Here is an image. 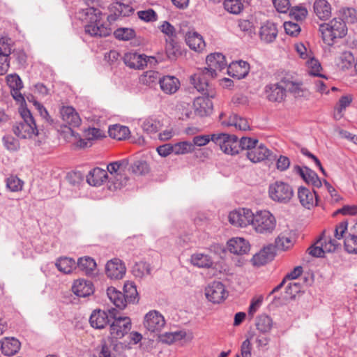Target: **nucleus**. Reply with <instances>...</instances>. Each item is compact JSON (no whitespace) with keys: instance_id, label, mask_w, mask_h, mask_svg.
<instances>
[{"instance_id":"nucleus-1","label":"nucleus","mask_w":357,"mask_h":357,"mask_svg":"<svg viewBox=\"0 0 357 357\" xmlns=\"http://www.w3.org/2000/svg\"><path fill=\"white\" fill-rule=\"evenodd\" d=\"M82 3L86 6L78 11L79 17L86 22L85 32L91 36L106 37L111 33V29L103 24L102 22L103 14L96 8V0H82Z\"/></svg>"},{"instance_id":"nucleus-2","label":"nucleus","mask_w":357,"mask_h":357,"mask_svg":"<svg viewBox=\"0 0 357 357\" xmlns=\"http://www.w3.org/2000/svg\"><path fill=\"white\" fill-rule=\"evenodd\" d=\"M109 189L116 190L123 186L134 174V163L129 158L112 162L107 165Z\"/></svg>"},{"instance_id":"nucleus-3","label":"nucleus","mask_w":357,"mask_h":357,"mask_svg":"<svg viewBox=\"0 0 357 357\" xmlns=\"http://www.w3.org/2000/svg\"><path fill=\"white\" fill-rule=\"evenodd\" d=\"M324 42L328 45H333L337 38H343L347 32L345 21L342 18L335 17L328 23L319 26Z\"/></svg>"},{"instance_id":"nucleus-4","label":"nucleus","mask_w":357,"mask_h":357,"mask_svg":"<svg viewBox=\"0 0 357 357\" xmlns=\"http://www.w3.org/2000/svg\"><path fill=\"white\" fill-rule=\"evenodd\" d=\"M22 121L16 123L13 127L15 135L22 139H30L38 135V129L34 119L29 109L22 108L20 110Z\"/></svg>"},{"instance_id":"nucleus-5","label":"nucleus","mask_w":357,"mask_h":357,"mask_svg":"<svg viewBox=\"0 0 357 357\" xmlns=\"http://www.w3.org/2000/svg\"><path fill=\"white\" fill-rule=\"evenodd\" d=\"M252 226L257 233L271 234L276 227V220L268 211H259L254 214Z\"/></svg>"},{"instance_id":"nucleus-6","label":"nucleus","mask_w":357,"mask_h":357,"mask_svg":"<svg viewBox=\"0 0 357 357\" xmlns=\"http://www.w3.org/2000/svg\"><path fill=\"white\" fill-rule=\"evenodd\" d=\"M132 288H134V282H128L123 286L125 294L111 287L107 288V295L116 307L123 310L132 301V293L130 290Z\"/></svg>"},{"instance_id":"nucleus-7","label":"nucleus","mask_w":357,"mask_h":357,"mask_svg":"<svg viewBox=\"0 0 357 357\" xmlns=\"http://www.w3.org/2000/svg\"><path fill=\"white\" fill-rule=\"evenodd\" d=\"M211 141L218 145L220 149L227 154L235 155L239 153V141L234 135L213 134Z\"/></svg>"},{"instance_id":"nucleus-8","label":"nucleus","mask_w":357,"mask_h":357,"mask_svg":"<svg viewBox=\"0 0 357 357\" xmlns=\"http://www.w3.org/2000/svg\"><path fill=\"white\" fill-rule=\"evenodd\" d=\"M268 193L273 201L285 204L292 198L294 190L289 183L277 181L269 185Z\"/></svg>"},{"instance_id":"nucleus-9","label":"nucleus","mask_w":357,"mask_h":357,"mask_svg":"<svg viewBox=\"0 0 357 357\" xmlns=\"http://www.w3.org/2000/svg\"><path fill=\"white\" fill-rule=\"evenodd\" d=\"M132 326V320L128 317L115 318L109 325V338L112 342L123 338L130 331Z\"/></svg>"},{"instance_id":"nucleus-10","label":"nucleus","mask_w":357,"mask_h":357,"mask_svg":"<svg viewBox=\"0 0 357 357\" xmlns=\"http://www.w3.org/2000/svg\"><path fill=\"white\" fill-rule=\"evenodd\" d=\"M210 79L212 78L208 76V73H205L204 68H201L190 77V82L199 92H202L204 96L215 98V91L208 84Z\"/></svg>"},{"instance_id":"nucleus-11","label":"nucleus","mask_w":357,"mask_h":357,"mask_svg":"<svg viewBox=\"0 0 357 357\" xmlns=\"http://www.w3.org/2000/svg\"><path fill=\"white\" fill-rule=\"evenodd\" d=\"M144 326L151 333H160L165 327L166 321L158 310H153L146 313L144 318Z\"/></svg>"},{"instance_id":"nucleus-12","label":"nucleus","mask_w":357,"mask_h":357,"mask_svg":"<svg viewBox=\"0 0 357 357\" xmlns=\"http://www.w3.org/2000/svg\"><path fill=\"white\" fill-rule=\"evenodd\" d=\"M206 64L208 67L204 68L208 76L214 78L217 75V70L221 71L227 66L225 56L221 53H213L207 56Z\"/></svg>"},{"instance_id":"nucleus-13","label":"nucleus","mask_w":357,"mask_h":357,"mask_svg":"<svg viewBox=\"0 0 357 357\" xmlns=\"http://www.w3.org/2000/svg\"><path fill=\"white\" fill-rule=\"evenodd\" d=\"M254 213L250 209L240 208L229 213L228 218L229 222L238 227H245L251 225L253 221Z\"/></svg>"},{"instance_id":"nucleus-14","label":"nucleus","mask_w":357,"mask_h":357,"mask_svg":"<svg viewBox=\"0 0 357 357\" xmlns=\"http://www.w3.org/2000/svg\"><path fill=\"white\" fill-rule=\"evenodd\" d=\"M205 295L210 302L220 303L227 297L228 293L222 282L214 281L206 288Z\"/></svg>"},{"instance_id":"nucleus-15","label":"nucleus","mask_w":357,"mask_h":357,"mask_svg":"<svg viewBox=\"0 0 357 357\" xmlns=\"http://www.w3.org/2000/svg\"><path fill=\"white\" fill-rule=\"evenodd\" d=\"M60 114L64 123L70 127H67V132L75 136V132L71 127H78L82 123L81 118L77 112L71 106H63L60 109Z\"/></svg>"},{"instance_id":"nucleus-16","label":"nucleus","mask_w":357,"mask_h":357,"mask_svg":"<svg viewBox=\"0 0 357 357\" xmlns=\"http://www.w3.org/2000/svg\"><path fill=\"white\" fill-rule=\"evenodd\" d=\"M108 10L109 14L107 16V20L109 23H112L120 16L128 15L132 12V8L128 3L115 0L109 6Z\"/></svg>"},{"instance_id":"nucleus-17","label":"nucleus","mask_w":357,"mask_h":357,"mask_svg":"<svg viewBox=\"0 0 357 357\" xmlns=\"http://www.w3.org/2000/svg\"><path fill=\"white\" fill-rule=\"evenodd\" d=\"M264 92L266 98L273 102H282L285 100V88L281 80L275 84H268L265 86Z\"/></svg>"},{"instance_id":"nucleus-18","label":"nucleus","mask_w":357,"mask_h":357,"mask_svg":"<svg viewBox=\"0 0 357 357\" xmlns=\"http://www.w3.org/2000/svg\"><path fill=\"white\" fill-rule=\"evenodd\" d=\"M297 196L301 204L307 209H310L317 204L319 197L315 190L311 191L310 189L303 186L298 188Z\"/></svg>"},{"instance_id":"nucleus-19","label":"nucleus","mask_w":357,"mask_h":357,"mask_svg":"<svg viewBox=\"0 0 357 357\" xmlns=\"http://www.w3.org/2000/svg\"><path fill=\"white\" fill-rule=\"evenodd\" d=\"M106 275L112 280L121 279L126 273V267L119 259L109 261L105 267Z\"/></svg>"},{"instance_id":"nucleus-20","label":"nucleus","mask_w":357,"mask_h":357,"mask_svg":"<svg viewBox=\"0 0 357 357\" xmlns=\"http://www.w3.org/2000/svg\"><path fill=\"white\" fill-rule=\"evenodd\" d=\"M211 97L204 96L198 97L195 99L193 105L195 112L199 116H205L209 115L213 111V102Z\"/></svg>"},{"instance_id":"nucleus-21","label":"nucleus","mask_w":357,"mask_h":357,"mask_svg":"<svg viewBox=\"0 0 357 357\" xmlns=\"http://www.w3.org/2000/svg\"><path fill=\"white\" fill-rule=\"evenodd\" d=\"M227 70L229 75L240 79L244 78L248 74L250 65L243 60L232 61L227 66Z\"/></svg>"},{"instance_id":"nucleus-22","label":"nucleus","mask_w":357,"mask_h":357,"mask_svg":"<svg viewBox=\"0 0 357 357\" xmlns=\"http://www.w3.org/2000/svg\"><path fill=\"white\" fill-rule=\"evenodd\" d=\"M278 30L277 24L271 21H266L260 27L259 38L265 43H273L277 38Z\"/></svg>"},{"instance_id":"nucleus-23","label":"nucleus","mask_w":357,"mask_h":357,"mask_svg":"<svg viewBox=\"0 0 357 357\" xmlns=\"http://www.w3.org/2000/svg\"><path fill=\"white\" fill-rule=\"evenodd\" d=\"M271 151L263 144H259L246 151V157L252 162L257 163L264 161L271 156Z\"/></svg>"},{"instance_id":"nucleus-24","label":"nucleus","mask_w":357,"mask_h":357,"mask_svg":"<svg viewBox=\"0 0 357 357\" xmlns=\"http://www.w3.org/2000/svg\"><path fill=\"white\" fill-rule=\"evenodd\" d=\"M275 255V247L274 245H268L262 249L259 253L255 254L252 259V263L255 266H263L272 261Z\"/></svg>"},{"instance_id":"nucleus-25","label":"nucleus","mask_w":357,"mask_h":357,"mask_svg":"<svg viewBox=\"0 0 357 357\" xmlns=\"http://www.w3.org/2000/svg\"><path fill=\"white\" fill-rule=\"evenodd\" d=\"M227 248L231 253L235 255L247 254L250 248L248 241L243 238H233L227 242Z\"/></svg>"},{"instance_id":"nucleus-26","label":"nucleus","mask_w":357,"mask_h":357,"mask_svg":"<svg viewBox=\"0 0 357 357\" xmlns=\"http://www.w3.org/2000/svg\"><path fill=\"white\" fill-rule=\"evenodd\" d=\"M107 171L100 167L93 168L86 176L87 183L93 186H100L105 181H108Z\"/></svg>"},{"instance_id":"nucleus-27","label":"nucleus","mask_w":357,"mask_h":357,"mask_svg":"<svg viewBox=\"0 0 357 357\" xmlns=\"http://www.w3.org/2000/svg\"><path fill=\"white\" fill-rule=\"evenodd\" d=\"M224 114H220V121L222 125L226 126H234L240 130H247L250 129V125L247 119L242 118L237 114L230 115L227 121L223 120Z\"/></svg>"},{"instance_id":"nucleus-28","label":"nucleus","mask_w":357,"mask_h":357,"mask_svg":"<svg viewBox=\"0 0 357 357\" xmlns=\"http://www.w3.org/2000/svg\"><path fill=\"white\" fill-rule=\"evenodd\" d=\"M161 90L166 94H174L180 88V82L174 76L166 75L160 77L159 81Z\"/></svg>"},{"instance_id":"nucleus-29","label":"nucleus","mask_w":357,"mask_h":357,"mask_svg":"<svg viewBox=\"0 0 357 357\" xmlns=\"http://www.w3.org/2000/svg\"><path fill=\"white\" fill-rule=\"evenodd\" d=\"M108 314L105 310H95L92 312L89 323L96 329H102L109 324Z\"/></svg>"},{"instance_id":"nucleus-30","label":"nucleus","mask_w":357,"mask_h":357,"mask_svg":"<svg viewBox=\"0 0 357 357\" xmlns=\"http://www.w3.org/2000/svg\"><path fill=\"white\" fill-rule=\"evenodd\" d=\"M72 289L77 296L86 297L93 292V285L89 280L79 279L74 282Z\"/></svg>"},{"instance_id":"nucleus-31","label":"nucleus","mask_w":357,"mask_h":357,"mask_svg":"<svg viewBox=\"0 0 357 357\" xmlns=\"http://www.w3.org/2000/svg\"><path fill=\"white\" fill-rule=\"evenodd\" d=\"M313 9L316 16L321 20H326L331 16V6L326 0H315Z\"/></svg>"},{"instance_id":"nucleus-32","label":"nucleus","mask_w":357,"mask_h":357,"mask_svg":"<svg viewBox=\"0 0 357 357\" xmlns=\"http://www.w3.org/2000/svg\"><path fill=\"white\" fill-rule=\"evenodd\" d=\"M185 42L189 47L196 52H202L206 44L202 36L196 31H189L185 36Z\"/></svg>"},{"instance_id":"nucleus-33","label":"nucleus","mask_w":357,"mask_h":357,"mask_svg":"<svg viewBox=\"0 0 357 357\" xmlns=\"http://www.w3.org/2000/svg\"><path fill=\"white\" fill-rule=\"evenodd\" d=\"M281 83L283 84L285 88V93L289 91L295 97L303 96L304 91L302 89L301 82L294 80L292 77L286 76L281 79Z\"/></svg>"},{"instance_id":"nucleus-34","label":"nucleus","mask_w":357,"mask_h":357,"mask_svg":"<svg viewBox=\"0 0 357 357\" xmlns=\"http://www.w3.org/2000/svg\"><path fill=\"white\" fill-rule=\"evenodd\" d=\"M21 347L20 341L15 337H5L1 341V351L6 356H13L18 352Z\"/></svg>"},{"instance_id":"nucleus-35","label":"nucleus","mask_w":357,"mask_h":357,"mask_svg":"<svg viewBox=\"0 0 357 357\" xmlns=\"http://www.w3.org/2000/svg\"><path fill=\"white\" fill-rule=\"evenodd\" d=\"M165 40V52L169 60L175 61L182 54L181 45L177 42L176 38H166Z\"/></svg>"},{"instance_id":"nucleus-36","label":"nucleus","mask_w":357,"mask_h":357,"mask_svg":"<svg viewBox=\"0 0 357 357\" xmlns=\"http://www.w3.org/2000/svg\"><path fill=\"white\" fill-rule=\"evenodd\" d=\"M158 62L159 61L155 56H149L144 54L137 55L135 53V68H152L156 66Z\"/></svg>"},{"instance_id":"nucleus-37","label":"nucleus","mask_w":357,"mask_h":357,"mask_svg":"<svg viewBox=\"0 0 357 357\" xmlns=\"http://www.w3.org/2000/svg\"><path fill=\"white\" fill-rule=\"evenodd\" d=\"M321 243L325 248L326 252H334L340 244L337 243V239L332 238L330 234H328L326 231H324L317 240V244Z\"/></svg>"},{"instance_id":"nucleus-38","label":"nucleus","mask_w":357,"mask_h":357,"mask_svg":"<svg viewBox=\"0 0 357 357\" xmlns=\"http://www.w3.org/2000/svg\"><path fill=\"white\" fill-rule=\"evenodd\" d=\"M108 132L112 138L117 140H123L130 134V130L126 126L115 124L109 127Z\"/></svg>"},{"instance_id":"nucleus-39","label":"nucleus","mask_w":357,"mask_h":357,"mask_svg":"<svg viewBox=\"0 0 357 357\" xmlns=\"http://www.w3.org/2000/svg\"><path fill=\"white\" fill-rule=\"evenodd\" d=\"M84 137L86 139H80L79 146L84 148L88 146V142L86 141H91L94 139H98L105 137V134L102 130L99 128H89L84 131Z\"/></svg>"},{"instance_id":"nucleus-40","label":"nucleus","mask_w":357,"mask_h":357,"mask_svg":"<svg viewBox=\"0 0 357 357\" xmlns=\"http://www.w3.org/2000/svg\"><path fill=\"white\" fill-rule=\"evenodd\" d=\"M160 75L158 72L154 70H149L145 72L139 77V83L153 87L160 81Z\"/></svg>"},{"instance_id":"nucleus-41","label":"nucleus","mask_w":357,"mask_h":357,"mask_svg":"<svg viewBox=\"0 0 357 357\" xmlns=\"http://www.w3.org/2000/svg\"><path fill=\"white\" fill-rule=\"evenodd\" d=\"M56 266L59 271L63 273H70L76 268V262L72 258L61 257L56 262Z\"/></svg>"},{"instance_id":"nucleus-42","label":"nucleus","mask_w":357,"mask_h":357,"mask_svg":"<svg viewBox=\"0 0 357 357\" xmlns=\"http://www.w3.org/2000/svg\"><path fill=\"white\" fill-rule=\"evenodd\" d=\"M191 262L194 266L199 268H209L213 265V260L207 255L195 253L191 256Z\"/></svg>"},{"instance_id":"nucleus-43","label":"nucleus","mask_w":357,"mask_h":357,"mask_svg":"<svg viewBox=\"0 0 357 357\" xmlns=\"http://www.w3.org/2000/svg\"><path fill=\"white\" fill-rule=\"evenodd\" d=\"M144 155V160H139L135 163V174H139L140 175H146L151 171L149 163V160L151 158L150 151H146Z\"/></svg>"},{"instance_id":"nucleus-44","label":"nucleus","mask_w":357,"mask_h":357,"mask_svg":"<svg viewBox=\"0 0 357 357\" xmlns=\"http://www.w3.org/2000/svg\"><path fill=\"white\" fill-rule=\"evenodd\" d=\"M78 268L86 274H91L96 267V263L95 261L89 257H85L83 258L79 259L77 263L76 264V268Z\"/></svg>"},{"instance_id":"nucleus-45","label":"nucleus","mask_w":357,"mask_h":357,"mask_svg":"<svg viewBox=\"0 0 357 357\" xmlns=\"http://www.w3.org/2000/svg\"><path fill=\"white\" fill-rule=\"evenodd\" d=\"M273 326V321L271 317L268 315H260L257 320V329L263 333L271 331Z\"/></svg>"},{"instance_id":"nucleus-46","label":"nucleus","mask_w":357,"mask_h":357,"mask_svg":"<svg viewBox=\"0 0 357 357\" xmlns=\"http://www.w3.org/2000/svg\"><path fill=\"white\" fill-rule=\"evenodd\" d=\"M225 9L232 14H239L243 9V4L241 0H225Z\"/></svg>"},{"instance_id":"nucleus-47","label":"nucleus","mask_w":357,"mask_h":357,"mask_svg":"<svg viewBox=\"0 0 357 357\" xmlns=\"http://www.w3.org/2000/svg\"><path fill=\"white\" fill-rule=\"evenodd\" d=\"M308 67V74L311 76L324 77L327 79L323 74L320 73L322 70L319 61L315 59H310L307 61Z\"/></svg>"},{"instance_id":"nucleus-48","label":"nucleus","mask_w":357,"mask_h":357,"mask_svg":"<svg viewBox=\"0 0 357 357\" xmlns=\"http://www.w3.org/2000/svg\"><path fill=\"white\" fill-rule=\"evenodd\" d=\"M305 178L303 181L308 185H312L314 188H319L322 185V182L317 173L311 169L305 170Z\"/></svg>"},{"instance_id":"nucleus-49","label":"nucleus","mask_w":357,"mask_h":357,"mask_svg":"<svg viewBox=\"0 0 357 357\" xmlns=\"http://www.w3.org/2000/svg\"><path fill=\"white\" fill-rule=\"evenodd\" d=\"M354 59L353 54L351 52L346 51L342 52L340 56L337 65L342 69H348L351 67Z\"/></svg>"},{"instance_id":"nucleus-50","label":"nucleus","mask_w":357,"mask_h":357,"mask_svg":"<svg viewBox=\"0 0 357 357\" xmlns=\"http://www.w3.org/2000/svg\"><path fill=\"white\" fill-rule=\"evenodd\" d=\"M193 144L189 142H181L173 145V153L176 155L192 152Z\"/></svg>"},{"instance_id":"nucleus-51","label":"nucleus","mask_w":357,"mask_h":357,"mask_svg":"<svg viewBox=\"0 0 357 357\" xmlns=\"http://www.w3.org/2000/svg\"><path fill=\"white\" fill-rule=\"evenodd\" d=\"M294 241L291 236L285 234H280L275 240L276 246L282 250H286L291 248Z\"/></svg>"},{"instance_id":"nucleus-52","label":"nucleus","mask_w":357,"mask_h":357,"mask_svg":"<svg viewBox=\"0 0 357 357\" xmlns=\"http://www.w3.org/2000/svg\"><path fill=\"white\" fill-rule=\"evenodd\" d=\"M289 10V16L297 21L303 20L307 15V9L303 6L290 7Z\"/></svg>"},{"instance_id":"nucleus-53","label":"nucleus","mask_w":357,"mask_h":357,"mask_svg":"<svg viewBox=\"0 0 357 357\" xmlns=\"http://www.w3.org/2000/svg\"><path fill=\"white\" fill-rule=\"evenodd\" d=\"M345 250L349 254H357V236L349 234L344 239Z\"/></svg>"},{"instance_id":"nucleus-54","label":"nucleus","mask_w":357,"mask_h":357,"mask_svg":"<svg viewBox=\"0 0 357 357\" xmlns=\"http://www.w3.org/2000/svg\"><path fill=\"white\" fill-rule=\"evenodd\" d=\"M351 101L352 98L351 96H344L340 98L337 105L335 107L337 113L335 114V118L336 119H340L342 117V112L350 105Z\"/></svg>"},{"instance_id":"nucleus-55","label":"nucleus","mask_w":357,"mask_h":357,"mask_svg":"<svg viewBox=\"0 0 357 357\" xmlns=\"http://www.w3.org/2000/svg\"><path fill=\"white\" fill-rule=\"evenodd\" d=\"M114 35L118 40L127 41L134 38V30L129 28H119L114 31Z\"/></svg>"},{"instance_id":"nucleus-56","label":"nucleus","mask_w":357,"mask_h":357,"mask_svg":"<svg viewBox=\"0 0 357 357\" xmlns=\"http://www.w3.org/2000/svg\"><path fill=\"white\" fill-rule=\"evenodd\" d=\"M143 341L140 343L139 348L143 351H150L153 347V340L151 339H143V337L141 333L138 332H135V344L138 342Z\"/></svg>"},{"instance_id":"nucleus-57","label":"nucleus","mask_w":357,"mask_h":357,"mask_svg":"<svg viewBox=\"0 0 357 357\" xmlns=\"http://www.w3.org/2000/svg\"><path fill=\"white\" fill-rule=\"evenodd\" d=\"M24 182L15 176H10L6 180V186L12 192L22 190Z\"/></svg>"},{"instance_id":"nucleus-58","label":"nucleus","mask_w":357,"mask_h":357,"mask_svg":"<svg viewBox=\"0 0 357 357\" xmlns=\"http://www.w3.org/2000/svg\"><path fill=\"white\" fill-rule=\"evenodd\" d=\"M13 43L11 39L8 38H0V54L10 56L12 52Z\"/></svg>"},{"instance_id":"nucleus-59","label":"nucleus","mask_w":357,"mask_h":357,"mask_svg":"<svg viewBox=\"0 0 357 357\" xmlns=\"http://www.w3.org/2000/svg\"><path fill=\"white\" fill-rule=\"evenodd\" d=\"M238 27L249 36H252V35L255 34V29L253 22L248 20L243 19L238 20Z\"/></svg>"},{"instance_id":"nucleus-60","label":"nucleus","mask_w":357,"mask_h":357,"mask_svg":"<svg viewBox=\"0 0 357 357\" xmlns=\"http://www.w3.org/2000/svg\"><path fill=\"white\" fill-rule=\"evenodd\" d=\"M138 17L146 22H155L157 20V15L153 9L140 10L137 12Z\"/></svg>"},{"instance_id":"nucleus-61","label":"nucleus","mask_w":357,"mask_h":357,"mask_svg":"<svg viewBox=\"0 0 357 357\" xmlns=\"http://www.w3.org/2000/svg\"><path fill=\"white\" fill-rule=\"evenodd\" d=\"M283 26L286 33L291 36H297L301 32V27L298 23L289 21L285 22Z\"/></svg>"},{"instance_id":"nucleus-62","label":"nucleus","mask_w":357,"mask_h":357,"mask_svg":"<svg viewBox=\"0 0 357 357\" xmlns=\"http://www.w3.org/2000/svg\"><path fill=\"white\" fill-rule=\"evenodd\" d=\"M258 144V140L251 137H242L239 141V150H247L249 151L252 147Z\"/></svg>"},{"instance_id":"nucleus-63","label":"nucleus","mask_w":357,"mask_h":357,"mask_svg":"<svg viewBox=\"0 0 357 357\" xmlns=\"http://www.w3.org/2000/svg\"><path fill=\"white\" fill-rule=\"evenodd\" d=\"M160 31L167 36V38H176V29L169 22L165 21L160 27Z\"/></svg>"},{"instance_id":"nucleus-64","label":"nucleus","mask_w":357,"mask_h":357,"mask_svg":"<svg viewBox=\"0 0 357 357\" xmlns=\"http://www.w3.org/2000/svg\"><path fill=\"white\" fill-rule=\"evenodd\" d=\"M343 20L345 21V24L354 23L357 21V12L354 8H346L342 10Z\"/></svg>"}]
</instances>
